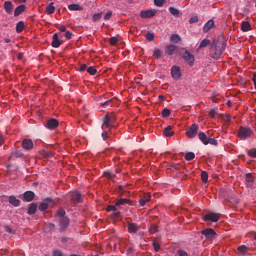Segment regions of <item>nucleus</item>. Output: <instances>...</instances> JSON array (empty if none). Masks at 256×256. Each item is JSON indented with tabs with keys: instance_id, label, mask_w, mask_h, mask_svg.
<instances>
[{
	"instance_id": "0e129e2a",
	"label": "nucleus",
	"mask_w": 256,
	"mask_h": 256,
	"mask_svg": "<svg viewBox=\"0 0 256 256\" xmlns=\"http://www.w3.org/2000/svg\"><path fill=\"white\" fill-rule=\"evenodd\" d=\"M4 231H6V233H9L10 235L13 234V229H11V227H9L8 225H4Z\"/></svg>"
},
{
	"instance_id": "a19ab883",
	"label": "nucleus",
	"mask_w": 256,
	"mask_h": 256,
	"mask_svg": "<svg viewBox=\"0 0 256 256\" xmlns=\"http://www.w3.org/2000/svg\"><path fill=\"white\" fill-rule=\"evenodd\" d=\"M40 155L42 157H45L46 159H49V157H51V151H47V150H40Z\"/></svg>"
},
{
	"instance_id": "69168bd1",
	"label": "nucleus",
	"mask_w": 256,
	"mask_h": 256,
	"mask_svg": "<svg viewBox=\"0 0 256 256\" xmlns=\"http://www.w3.org/2000/svg\"><path fill=\"white\" fill-rule=\"evenodd\" d=\"M65 37H66V39H71L73 37V33L71 31H66Z\"/></svg>"
},
{
	"instance_id": "cd10ccee",
	"label": "nucleus",
	"mask_w": 256,
	"mask_h": 256,
	"mask_svg": "<svg viewBox=\"0 0 256 256\" xmlns=\"http://www.w3.org/2000/svg\"><path fill=\"white\" fill-rule=\"evenodd\" d=\"M69 11H83V7L79 4H70L68 5Z\"/></svg>"
},
{
	"instance_id": "bf43d9fd",
	"label": "nucleus",
	"mask_w": 256,
	"mask_h": 256,
	"mask_svg": "<svg viewBox=\"0 0 256 256\" xmlns=\"http://www.w3.org/2000/svg\"><path fill=\"white\" fill-rule=\"evenodd\" d=\"M189 23L193 24V23H199V16H193L189 19Z\"/></svg>"
},
{
	"instance_id": "c9c22d12",
	"label": "nucleus",
	"mask_w": 256,
	"mask_h": 256,
	"mask_svg": "<svg viewBox=\"0 0 256 256\" xmlns=\"http://www.w3.org/2000/svg\"><path fill=\"white\" fill-rule=\"evenodd\" d=\"M111 219L117 220L121 218V212L116 209V211L112 212L110 215Z\"/></svg>"
},
{
	"instance_id": "a878e982",
	"label": "nucleus",
	"mask_w": 256,
	"mask_h": 256,
	"mask_svg": "<svg viewBox=\"0 0 256 256\" xmlns=\"http://www.w3.org/2000/svg\"><path fill=\"white\" fill-rule=\"evenodd\" d=\"M164 135H165V137H173L175 135V132H173V127L167 126L164 129Z\"/></svg>"
},
{
	"instance_id": "5fc2aeb1",
	"label": "nucleus",
	"mask_w": 256,
	"mask_h": 256,
	"mask_svg": "<svg viewBox=\"0 0 256 256\" xmlns=\"http://www.w3.org/2000/svg\"><path fill=\"white\" fill-rule=\"evenodd\" d=\"M12 155L17 158L23 157V152H21V150H15L14 152H12Z\"/></svg>"
},
{
	"instance_id": "20e7f679",
	"label": "nucleus",
	"mask_w": 256,
	"mask_h": 256,
	"mask_svg": "<svg viewBox=\"0 0 256 256\" xmlns=\"http://www.w3.org/2000/svg\"><path fill=\"white\" fill-rule=\"evenodd\" d=\"M197 133H199V125L192 124L186 131V137L189 139H194V137H197Z\"/></svg>"
},
{
	"instance_id": "72a5a7b5",
	"label": "nucleus",
	"mask_w": 256,
	"mask_h": 256,
	"mask_svg": "<svg viewBox=\"0 0 256 256\" xmlns=\"http://www.w3.org/2000/svg\"><path fill=\"white\" fill-rule=\"evenodd\" d=\"M208 45H211V40L204 39L200 42L199 49H205V47H208Z\"/></svg>"
},
{
	"instance_id": "79ce46f5",
	"label": "nucleus",
	"mask_w": 256,
	"mask_h": 256,
	"mask_svg": "<svg viewBox=\"0 0 256 256\" xmlns=\"http://www.w3.org/2000/svg\"><path fill=\"white\" fill-rule=\"evenodd\" d=\"M87 73H89V75H97V68H95V66H90L87 68Z\"/></svg>"
},
{
	"instance_id": "9d476101",
	"label": "nucleus",
	"mask_w": 256,
	"mask_h": 256,
	"mask_svg": "<svg viewBox=\"0 0 256 256\" xmlns=\"http://www.w3.org/2000/svg\"><path fill=\"white\" fill-rule=\"evenodd\" d=\"M58 223H59L60 231H66L70 223L69 217L66 216L65 218L58 219Z\"/></svg>"
},
{
	"instance_id": "3c124183",
	"label": "nucleus",
	"mask_w": 256,
	"mask_h": 256,
	"mask_svg": "<svg viewBox=\"0 0 256 256\" xmlns=\"http://www.w3.org/2000/svg\"><path fill=\"white\" fill-rule=\"evenodd\" d=\"M146 39H147V41H153L155 39V34L151 33V32H148L146 34Z\"/></svg>"
},
{
	"instance_id": "de8ad7c7",
	"label": "nucleus",
	"mask_w": 256,
	"mask_h": 256,
	"mask_svg": "<svg viewBox=\"0 0 256 256\" xmlns=\"http://www.w3.org/2000/svg\"><path fill=\"white\" fill-rule=\"evenodd\" d=\"M104 177H106L107 179H114L115 174L111 171H106L104 172Z\"/></svg>"
},
{
	"instance_id": "c03bdc74",
	"label": "nucleus",
	"mask_w": 256,
	"mask_h": 256,
	"mask_svg": "<svg viewBox=\"0 0 256 256\" xmlns=\"http://www.w3.org/2000/svg\"><path fill=\"white\" fill-rule=\"evenodd\" d=\"M38 209H39V211H45L46 209H49V204L42 202V203H40Z\"/></svg>"
},
{
	"instance_id": "4468645a",
	"label": "nucleus",
	"mask_w": 256,
	"mask_h": 256,
	"mask_svg": "<svg viewBox=\"0 0 256 256\" xmlns=\"http://www.w3.org/2000/svg\"><path fill=\"white\" fill-rule=\"evenodd\" d=\"M171 75L174 79H181V68L179 66H173L171 68Z\"/></svg>"
},
{
	"instance_id": "864d4df0",
	"label": "nucleus",
	"mask_w": 256,
	"mask_h": 256,
	"mask_svg": "<svg viewBox=\"0 0 256 256\" xmlns=\"http://www.w3.org/2000/svg\"><path fill=\"white\" fill-rule=\"evenodd\" d=\"M217 115V108H212L209 112V117L214 119V117Z\"/></svg>"
},
{
	"instance_id": "dca6fc26",
	"label": "nucleus",
	"mask_w": 256,
	"mask_h": 256,
	"mask_svg": "<svg viewBox=\"0 0 256 256\" xmlns=\"http://www.w3.org/2000/svg\"><path fill=\"white\" fill-rule=\"evenodd\" d=\"M23 199L26 201V203H31L35 199V192L33 191H26L23 194Z\"/></svg>"
},
{
	"instance_id": "052dcab7",
	"label": "nucleus",
	"mask_w": 256,
	"mask_h": 256,
	"mask_svg": "<svg viewBox=\"0 0 256 256\" xmlns=\"http://www.w3.org/2000/svg\"><path fill=\"white\" fill-rule=\"evenodd\" d=\"M248 155H249V157L256 158V148L250 149L248 151Z\"/></svg>"
},
{
	"instance_id": "1a4fd4ad",
	"label": "nucleus",
	"mask_w": 256,
	"mask_h": 256,
	"mask_svg": "<svg viewBox=\"0 0 256 256\" xmlns=\"http://www.w3.org/2000/svg\"><path fill=\"white\" fill-rule=\"evenodd\" d=\"M157 15V10H142L140 12V17L142 19H151L152 17H155Z\"/></svg>"
},
{
	"instance_id": "5701e85b",
	"label": "nucleus",
	"mask_w": 256,
	"mask_h": 256,
	"mask_svg": "<svg viewBox=\"0 0 256 256\" xmlns=\"http://www.w3.org/2000/svg\"><path fill=\"white\" fill-rule=\"evenodd\" d=\"M198 139L202 141L203 145H209V142H207L209 138L207 137V134H205V132H200L198 134Z\"/></svg>"
},
{
	"instance_id": "bb28decb",
	"label": "nucleus",
	"mask_w": 256,
	"mask_h": 256,
	"mask_svg": "<svg viewBox=\"0 0 256 256\" xmlns=\"http://www.w3.org/2000/svg\"><path fill=\"white\" fill-rule=\"evenodd\" d=\"M245 181L246 185H248V187H251V185H253V182L255 181V178L253 177V175L248 173L245 175Z\"/></svg>"
},
{
	"instance_id": "393cba45",
	"label": "nucleus",
	"mask_w": 256,
	"mask_h": 256,
	"mask_svg": "<svg viewBox=\"0 0 256 256\" xmlns=\"http://www.w3.org/2000/svg\"><path fill=\"white\" fill-rule=\"evenodd\" d=\"M27 213L28 215H35V213H37V204L31 203L28 207Z\"/></svg>"
},
{
	"instance_id": "e2e57ef3",
	"label": "nucleus",
	"mask_w": 256,
	"mask_h": 256,
	"mask_svg": "<svg viewBox=\"0 0 256 256\" xmlns=\"http://www.w3.org/2000/svg\"><path fill=\"white\" fill-rule=\"evenodd\" d=\"M178 256H189V254L184 250H177Z\"/></svg>"
},
{
	"instance_id": "49530a36",
	"label": "nucleus",
	"mask_w": 256,
	"mask_h": 256,
	"mask_svg": "<svg viewBox=\"0 0 256 256\" xmlns=\"http://www.w3.org/2000/svg\"><path fill=\"white\" fill-rule=\"evenodd\" d=\"M169 115H171V110L168 108H164L162 110V117L167 118V117H169Z\"/></svg>"
},
{
	"instance_id": "8fccbe9b",
	"label": "nucleus",
	"mask_w": 256,
	"mask_h": 256,
	"mask_svg": "<svg viewBox=\"0 0 256 256\" xmlns=\"http://www.w3.org/2000/svg\"><path fill=\"white\" fill-rule=\"evenodd\" d=\"M106 211H108V213H114V211H117V206L109 205V206H107Z\"/></svg>"
},
{
	"instance_id": "f8f14e48",
	"label": "nucleus",
	"mask_w": 256,
	"mask_h": 256,
	"mask_svg": "<svg viewBox=\"0 0 256 256\" xmlns=\"http://www.w3.org/2000/svg\"><path fill=\"white\" fill-rule=\"evenodd\" d=\"M45 127H47V129H50V130L57 129V127H59V121L55 118L49 119L46 122Z\"/></svg>"
},
{
	"instance_id": "f03ea898",
	"label": "nucleus",
	"mask_w": 256,
	"mask_h": 256,
	"mask_svg": "<svg viewBox=\"0 0 256 256\" xmlns=\"http://www.w3.org/2000/svg\"><path fill=\"white\" fill-rule=\"evenodd\" d=\"M237 137H239L241 141H247V139L253 137V129L246 126H240L237 131Z\"/></svg>"
},
{
	"instance_id": "f3484780",
	"label": "nucleus",
	"mask_w": 256,
	"mask_h": 256,
	"mask_svg": "<svg viewBox=\"0 0 256 256\" xmlns=\"http://www.w3.org/2000/svg\"><path fill=\"white\" fill-rule=\"evenodd\" d=\"M122 205H132V202L127 198H121L115 202L116 207H121Z\"/></svg>"
},
{
	"instance_id": "6ab92c4d",
	"label": "nucleus",
	"mask_w": 256,
	"mask_h": 256,
	"mask_svg": "<svg viewBox=\"0 0 256 256\" xmlns=\"http://www.w3.org/2000/svg\"><path fill=\"white\" fill-rule=\"evenodd\" d=\"M150 201H151V196L149 194L144 195L139 200L140 207H145V205H147V203H149Z\"/></svg>"
},
{
	"instance_id": "c85d7f7f",
	"label": "nucleus",
	"mask_w": 256,
	"mask_h": 256,
	"mask_svg": "<svg viewBox=\"0 0 256 256\" xmlns=\"http://www.w3.org/2000/svg\"><path fill=\"white\" fill-rule=\"evenodd\" d=\"M241 29L244 32L251 31V24L248 21H243L241 23Z\"/></svg>"
},
{
	"instance_id": "f704fd0d",
	"label": "nucleus",
	"mask_w": 256,
	"mask_h": 256,
	"mask_svg": "<svg viewBox=\"0 0 256 256\" xmlns=\"http://www.w3.org/2000/svg\"><path fill=\"white\" fill-rule=\"evenodd\" d=\"M201 179L202 183H207L209 181V174L207 173V171L201 172Z\"/></svg>"
},
{
	"instance_id": "680f3d73",
	"label": "nucleus",
	"mask_w": 256,
	"mask_h": 256,
	"mask_svg": "<svg viewBox=\"0 0 256 256\" xmlns=\"http://www.w3.org/2000/svg\"><path fill=\"white\" fill-rule=\"evenodd\" d=\"M110 17H113V12L108 11V12L105 14V16H104V20H105V21H109V18H110Z\"/></svg>"
},
{
	"instance_id": "7ed1b4c3",
	"label": "nucleus",
	"mask_w": 256,
	"mask_h": 256,
	"mask_svg": "<svg viewBox=\"0 0 256 256\" xmlns=\"http://www.w3.org/2000/svg\"><path fill=\"white\" fill-rule=\"evenodd\" d=\"M102 121L103 123H102L101 129H108V131H110L111 129H113L115 125V121H117V118H115L114 115L106 114L103 117Z\"/></svg>"
},
{
	"instance_id": "338daca9",
	"label": "nucleus",
	"mask_w": 256,
	"mask_h": 256,
	"mask_svg": "<svg viewBox=\"0 0 256 256\" xmlns=\"http://www.w3.org/2000/svg\"><path fill=\"white\" fill-rule=\"evenodd\" d=\"M171 167L176 171H179L181 169V164H171Z\"/></svg>"
},
{
	"instance_id": "412c9836",
	"label": "nucleus",
	"mask_w": 256,
	"mask_h": 256,
	"mask_svg": "<svg viewBox=\"0 0 256 256\" xmlns=\"http://www.w3.org/2000/svg\"><path fill=\"white\" fill-rule=\"evenodd\" d=\"M9 203L10 205H13V207H19L21 205V200L17 199L15 196H10Z\"/></svg>"
},
{
	"instance_id": "ddd939ff",
	"label": "nucleus",
	"mask_w": 256,
	"mask_h": 256,
	"mask_svg": "<svg viewBox=\"0 0 256 256\" xmlns=\"http://www.w3.org/2000/svg\"><path fill=\"white\" fill-rule=\"evenodd\" d=\"M22 149L26 151H31L33 149V140L26 138L22 141Z\"/></svg>"
},
{
	"instance_id": "6e6552de",
	"label": "nucleus",
	"mask_w": 256,
	"mask_h": 256,
	"mask_svg": "<svg viewBox=\"0 0 256 256\" xmlns=\"http://www.w3.org/2000/svg\"><path fill=\"white\" fill-rule=\"evenodd\" d=\"M220 215L214 212H210L203 216L204 221H211V223H217L219 221Z\"/></svg>"
},
{
	"instance_id": "4c0bfd02",
	"label": "nucleus",
	"mask_w": 256,
	"mask_h": 256,
	"mask_svg": "<svg viewBox=\"0 0 256 256\" xmlns=\"http://www.w3.org/2000/svg\"><path fill=\"white\" fill-rule=\"evenodd\" d=\"M238 251L241 255H245L247 251H249V248L245 245H241L238 247Z\"/></svg>"
},
{
	"instance_id": "37998d69",
	"label": "nucleus",
	"mask_w": 256,
	"mask_h": 256,
	"mask_svg": "<svg viewBox=\"0 0 256 256\" xmlns=\"http://www.w3.org/2000/svg\"><path fill=\"white\" fill-rule=\"evenodd\" d=\"M185 159H186V161H193V159H195V153H193V152L186 153Z\"/></svg>"
},
{
	"instance_id": "4be33fe9",
	"label": "nucleus",
	"mask_w": 256,
	"mask_h": 256,
	"mask_svg": "<svg viewBox=\"0 0 256 256\" xmlns=\"http://www.w3.org/2000/svg\"><path fill=\"white\" fill-rule=\"evenodd\" d=\"M215 25V21L209 20L204 26L203 31L204 33H208V31H211L213 29V26Z\"/></svg>"
},
{
	"instance_id": "0eeeda50",
	"label": "nucleus",
	"mask_w": 256,
	"mask_h": 256,
	"mask_svg": "<svg viewBox=\"0 0 256 256\" xmlns=\"http://www.w3.org/2000/svg\"><path fill=\"white\" fill-rule=\"evenodd\" d=\"M180 55L190 67H192L193 63H195V56L189 53V51L185 50L183 53H180Z\"/></svg>"
},
{
	"instance_id": "9b49d317",
	"label": "nucleus",
	"mask_w": 256,
	"mask_h": 256,
	"mask_svg": "<svg viewBox=\"0 0 256 256\" xmlns=\"http://www.w3.org/2000/svg\"><path fill=\"white\" fill-rule=\"evenodd\" d=\"M63 45V40L59 39V34L55 33L52 37V47L55 49L61 47Z\"/></svg>"
},
{
	"instance_id": "09e8293b",
	"label": "nucleus",
	"mask_w": 256,
	"mask_h": 256,
	"mask_svg": "<svg viewBox=\"0 0 256 256\" xmlns=\"http://www.w3.org/2000/svg\"><path fill=\"white\" fill-rule=\"evenodd\" d=\"M101 17H103V13H96L92 16V21H100Z\"/></svg>"
},
{
	"instance_id": "2eb2a0df",
	"label": "nucleus",
	"mask_w": 256,
	"mask_h": 256,
	"mask_svg": "<svg viewBox=\"0 0 256 256\" xmlns=\"http://www.w3.org/2000/svg\"><path fill=\"white\" fill-rule=\"evenodd\" d=\"M179 51V47L173 44L166 46L165 52L167 55H175Z\"/></svg>"
},
{
	"instance_id": "7c9ffc66",
	"label": "nucleus",
	"mask_w": 256,
	"mask_h": 256,
	"mask_svg": "<svg viewBox=\"0 0 256 256\" xmlns=\"http://www.w3.org/2000/svg\"><path fill=\"white\" fill-rule=\"evenodd\" d=\"M23 29H25V23L23 21H19L16 24V32L23 33Z\"/></svg>"
},
{
	"instance_id": "774afa93",
	"label": "nucleus",
	"mask_w": 256,
	"mask_h": 256,
	"mask_svg": "<svg viewBox=\"0 0 256 256\" xmlns=\"http://www.w3.org/2000/svg\"><path fill=\"white\" fill-rule=\"evenodd\" d=\"M53 256H63V252H61L60 250H55L53 252Z\"/></svg>"
},
{
	"instance_id": "58836bf2",
	"label": "nucleus",
	"mask_w": 256,
	"mask_h": 256,
	"mask_svg": "<svg viewBox=\"0 0 256 256\" xmlns=\"http://www.w3.org/2000/svg\"><path fill=\"white\" fill-rule=\"evenodd\" d=\"M157 231H159V227L157 225L153 224L150 226V228H149L150 235L157 233Z\"/></svg>"
},
{
	"instance_id": "a211bd4d",
	"label": "nucleus",
	"mask_w": 256,
	"mask_h": 256,
	"mask_svg": "<svg viewBox=\"0 0 256 256\" xmlns=\"http://www.w3.org/2000/svg\"><path fill=\"white\" fill-rule=\"evenodd\" d=\"M139 229H141V227L139 225H137V223H129L128 224V231L129 233H138Z\"/></svg>"
},
{
	"instance_id": "c756f323",
	"label": "nucleus",
	"mask_w": 256,
	"mask_h": 256,
	"mask_svg": "<svg viewBox=\"0 0 256 256\" xmlns=\"http://www.w3.org/2000/svg\"><path fill=\"white\" fill-rule=\"evenodd\" d=\"M170 41L171 43H181V36H179V34H172Z\"/></svg>"
},
{
	"instance_id": "ea45409f",
	"label": "nucleus",
	"mask_w": 256,
	"mask_h": 256,
	"mask_svg": "<svg viewBox=\"0 0 256 256\" xmlns=\"http://www.w3.org/2000/svg\"><path fill=\"white\" fill-rule=\"evenodd\" d=\"M168 9L171 15H173L174 17L179 16V9H176L175 7H169Z\"/></svg>"
},
{
	"instance_id": "39448f33",
	"label": "nucleus",
	"mask_w": 256,
	"mask_h": 256,
	"mask_svg": "<svg viewBox=\"0 0 256 256\" xmlns=\"http://www.w3.org/2000/svg\"><path fill=\"white\" fill-rule=\"evenodd\" d=\"M71 203H83V195L79 191H73L69 193Z\"/></svg>"
},
{
	"instance_id": "a18cd8bd",
	"label": "nucleus",
	"mask_w": 256,
	"mask_h": 256,
	"mask_svg": "<svg viewBox=\"0 0 256 256\" xmlns=\"http://www.w3.org/2000/svg\"><path fill=\"white\" fill-rule=\"evenodd\" d=\"M207 143H208V145H214L215 147H217V145H219V142L215 138H208Z\"/></svg>"
},
{
	"instance_id": "2f4dec72",
	"label": "nucleus",
	"mask_w": 256,
	"mask_h": 256,
	"mask_svg": "<svg viewBox=\"0 0 256 256\" xmlns=\"http://www.w3.org/2000/svg\"><path fill=\"white\" fill-rule=\"evenodd\" d=\"M65 215H66V212H65V209L63 208L58 209L56 212V217H58V219H64L65 217H67Z\"/></svg>"
},
{
	"instance_id": "603ef678",
	"label": "nucleus",
	"mask_w": 256,
	"mask_h": 256,
	"mask_svg": "<svg viewBox=\"0 0 256 256\" xmlns=\"http://www.w3.org/2000/svg\"><path fill=\"white\" fill-rule=\"evenodd\" d=\"M164 4L165 0H154V5H156V7H163Z\"/></svg>"
},
{
	"instance_id": "4d7b16f0",
	"label": "nucleus",
	"mask_w": 256,
	"mask_h": 256,
	"mask_svg": "<svg viewBox=\"0 0 256 256\" xmlns=\"http://www.w3.org/2000/svg\"><path fill=\"white\" fill-rule=\"evenodd\" d=\"M117 43H119V39H117V37L110 38V45L115 46Z\"/></svg>"
},
{
	"instance_id": "aec40b11",
	"label": "nucleus",
	"mask_w": 256,
	"mask_h": 256,
	"mask_svg": "<svg viewBox=\"0 0 256 256\" xmlns=\"http://www.w3.org/2000/svg\"><path fill=\"white\" fill-rule=\"evenodd\" d=\"M4 9L8 15H11L13 13V3L11 1L4 2Z\"/></svg>"
},
{
	"instance_id": "f257e3e1",
	"label": "nucleus",
	"mask_w": 256,
	"mask_h": 256,
	"mask_svg": "<svg viewBox=\"0 0 256 256\" xmlns=\"http://www.w3.org/2000/svg\"><path fill=\"white\" fill-rule=\"evenodd\" d=\"M227 47V41L223 36H219L218 39H215L211 43L210 47V57L212 59H221L223 53H225V49Z\"/></svg>"
},
{
	"instance_id": "b1692460",
	"label": "nucleus",
	"mask_w": 256,
	"mask_h": 256,
	"mask_svg": "<svg viewBox=\"0 0 256 256\" xmlns=\"http://www.w3.org/2000/svg\"><path fill=\"white\" fill-rule=\"evenodd\" d=\"M25 9L26 7L23 4L16 7V9L14 10V17H19V15H21V13L25 11Z\"/></svg>"
},
{
	"instance_id": "6e6d98bb",
	"label": "nucleus",
	"mask_w": 256,
	"mask_h": 256,
	"mask_svg": "<svg viewBox=\"0 0 256 256\" xmlns=\"http://www.w3.org/2000/svg\"><path fill=\"white\" fill-rule=\"evenodd\" d=\"M153 248H154V251H156V253H157V252L160 251L161 245H159L157 241H154L153 242Z\"/></svg>"
},
{
	"instance_id": "13d9d810",
	"label": "nucleus",
	"mask_w": 256,
	"mask_h": 256,
	"mask_svg": "<svg viewBox=\"0 0 256 256\" xmlns=\"http://www.w3.org/2000/svg\"><path fill=\"white\" fill-rule=\"evenodd\" d=\"M102 134L101 137L103 139V141H107V139H109V136L107 135V130L106 129H102Z\"/></svg>"
},
{
	"instance_id": "e433bc0d",
	"label": "nucleus",
	"mask_w": 256,
	"mask_h": 256,
	"mask_svg": "<svg viewBox=\"0 0 256 256\" xmlns=\"http://www.w3.org/2000/svg\"><path fill=\"white\" fill-rule=\"evenodd\" d=\"M163 55V51H161V49H155L153 52V57H155V59H161Z\"/></svg>"
},
{
	"instance_id": "423d86ee",
	"label": "nucleus",
	"mask_w": 256,
	"mask_h": 256,
	"mask_svg": "<svg viewBox=\"0 0 256 256\" xmlns=\"http://www.w3.org/2000/svg\"><path fill=\"white\" fill-rule=\"evenodd\" d=\"M200 233H201V235H204V237L208 241H213V239H215V237H217V233L212 228H206V229L202 230Z\"/></svg>"
},
{
	"instance_id": "473e14b6",
	"label": "nucleus",
	"mask_w": 256,
	"mask_h": 256,
	"mask_svg": "<svg viewBox=\"0 0 256 256\" xmlns=\"http://www.w3.org/2000/svg\"><path fill=\"white\" fill-rule=\"evenodd\" d=\"M46 13L47 15H53V13H55V6H53V3L48 4L46 7Z\"/></svg>"
}]
</instances>
